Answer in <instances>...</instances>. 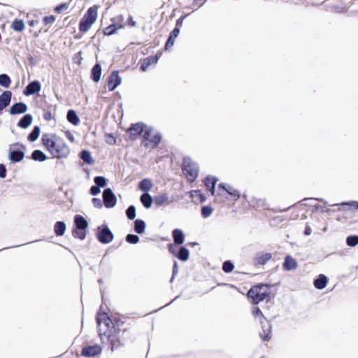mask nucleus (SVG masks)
Instances as JSON below:
<instances>
[{
	"label": "nucleus",
	"mask_w": 358,
	"mask_h": 358,
	"mask_svg": "<svg viewBox=\"0 0 358 358\" xmlns=\"http://www.w3.org/2000/svg\"><path fill=\"white\" fill-rule=\"evenodd\" d=\"M96 322L101 343L108 344L112 351L134 340L131 327L121 319H111L106 313H99Z\"/></svg>",
	"instance_id": "1"
},
{
	"label": "nucleus",
	"mask_w": 358,
	"mask_h": 358,
	"mask_svg": "<svg viewBox=\"0 0 358 358\" xmlns=\"http://www.w3.org/2000/svg\"><path fill=\"white\" fill-rule=\"evenodd\" d=\"M42 144L54 157L58 159L66 158L70 152L69 148L64 141L55 134H43Z\"/></svg>",
	"instance_id": "2"
},
{
	"label": "nucleus",
	"mask_w": 358,
	"mask_h": 358,
	"mask_svg": "<svg viewBox=\"0 0 358 358\" xmlns=\"http://www.w3.org/2000/svg\"><path fill=\"white\" fill-rule=\"evenodd\" d=\"M271 286L268 284L255 285L248 290L247 296L253 305H257L264 301H268L271 296Z\"/></svg>",
	"instance_id": "3"
},
{
	"label": "nucleus",
	"mask_w": 358,
	"mask_h": 358,
	"mask_svg": "<svg viewBox=\"0 0 358 358\" xmlns=\"http://www.w3.org/2000/svg\"><path fill=\"white\" fill-rule=\"evenodd\" d=\"M98 16V6H93L89 8L79 22V31L86 33L96 22Z\"/></svg>",
	"instance_id": "4"
},
{
	"label": "nucleus",
	"mask_w": 358,
	"mask_h": 358,
	"mask_svg": "<svg viewBox=\"0 0 358 358\" xmlns=\"http://www.w3.org/2000/svg\"><path fill=\"white\" fill-rule=\"evenodd\" d=\"M182 172L187 180L193 182L198 176L199 169L194 163L185 160L182 165Z\"/></svg>",
	"instance_id": "5"
},
{
	"label": "nucleus",
	"mask_w": 358,
	"mask_h": 358,
	"mask_svg": "<svg viewBox=\"0 0 358 358\" xmlns=\"http://www.w3.org/2000/svg\"><path fill=\"white\" fill-rule=\"evenodd\" d=\"M161 141V136L158 134H152L151 129H146L143 132L142 145L145 148L157 147Z\"/></svg>",
	"instance_id": "6"
},
{
	"label": "nucleus",
	"mask_w": 358,
	"mask_h": 358,
	"mask_svg": "<svg viewBox=\"0 0 358 358\" xmlns=\"http://www.w3.org/2000/svg\"><path fill=\"white\" fill-rule=\"evenodd\" d=\"M111 21L113 24L106 27L103 30V34L105 36H111L115 34L118 29L124 27V25L122 24L124 21V16L122 15H119L115 17L111 18Z\"/></svg>",
	"instance_id": "7"
},
{
	"label": "nucleus",
	"mask_w": 358,
	"mask_h": 358,
	"mask_svg": "<svg viewBox=\"0 0 358 358\" xmlns=\"http://www.w3.org/2000/svg\"><path fill=\"white\" fill-rule=\"evenodd\" d=\"M226 194L234 201H237L240 198V193L237 189L228 184L220 183L217 186V195L223 196Z\"/></svg>",
	"instance_id": "8"
},
{
	"label": "nucleus",
	"mask_w": 358,
	"mask_h": 358,
	"mask_svg": "<svg viewBox=\"0 0 358 358\" xmlns=\"http://www.w3.org/2000/svg\"><path fill=\"white\" fill-rule=\"evenodd\" d=\"M103 201L104 206L108 208H113L115 206L117 203V199L110 188H107L103 191Z\"/></svg>",
	"instance_id": "9"
},
{
	"label": "nucleus",
	"mask_w": 358,
	"mask_h": 358,
	"mask_svg": "<svg viewBox=\"0 0 358 358\" xmlns=\"http://www.w3.org/2000/svg\"><path fill=\"white\" fill-rule=\"evenodd\" d=\"M143 132L144 124L140 122L131 124V127L127 130L129 138L131 141L136 140Z\"/></svg>",
	"instance_id": "10"
},
{
	"label": "nucleus",
	"mask_w": 358,
	"mask_h": 358,
	"mask_svg": "<svg viewBox=\"0 0 358 358\" xmlns=\"http://www.w3.org/2000/svg\"><path fill=\"white\" fill-rule=\"evenodd\" d=\"M99 241L103 244L110 243L113 239V234L107 226H105L96 234Z\"/></svg>",
	"instance_id": "11"
},
{
	"label": "nucleus",
	"mask_w": 358,
	"mask_h": 358,
	"mask_svg": "<svg viewBox=\"0 0 358 358\" xmlns=\"http://www.w3.org/2000/svg\"><path fill=\"white\" fill-rule=\"evenodd\" d=\"M102 348L99 345H87L82 349L81 355L83 357H95L100 355Z\"/></svg>",
	"instance_id": "12"
},
{
	"label": "nucleus",
	"mask_w": 358,
	"mask_h": 358,
	"mask_svg": "<svg viewBox=\"0 0 358 358\" xmlns=\"http://www.w3.org/2000/svg\"><path fill=\"white\" fill-rule=\"evenodd\" d=\"M122 79L119 76L117 71H113L109 76L107 81V85L109 91H113L119 85Z\"/></svg>",
	"instance_id": "13"
},
{
	"label": "nucleus",
	"mask_w": 358,
	"mask_h": 358,
	"mask_svg": "<svg viewBox=\"0 0 358 358\" xmlns=\"http://www.w3.org/2000/svg\"><path fill=\"white\" fill-rule=\"evenodd\" d=\"M262 324V331L259 332V336L264 341H268L271 338V325L267 320L262 321L260 320Z\"/></svg>",
	"instance_id": "14"
},
{
	"label": "nucleus",
	"mask_w": 358,
	"mask_h": 358,
	"mask_svg": "<svg viewBox=\"0 0 358 358\" xmlns=\"http://www.w3.org/2000/svg\"><path fill=\"white\" fill-rule=\"evenodd\" d=\"M272 257L270 252H258L253 259V263L255 266L266 264Z\"/></svg>",
	"instance_id": "15"
},
{
	"label": "nucleus",
	"mask_w": 358,
	"mask_h": 358,
	"mask_svg": "<svg viewBox=\"0 0 358 358\" xmlns=\"http://www.w3.org/2000/svg\"><path fill=\"white\" fill-rule=\"evenodd\" d=\"M161 54L155 56H150L140 61V69L142 71H145L150 65L157 63Z\"/></svg>",
	"instance_id": "16"
},
{
	"label": "nucleus",
	"mask_w": 358,
	"mask_h": 358,
	"mask_svg": "<svg viewBox=\"0 0 358 358\" xmlns=\"http://www.w3.org/2000/svg\"><path fill=\"white\" fill-rule=\"evenodd\" d=\"M41 86L38 81L35 80L29 83L24 90V94L27 96L36 94L41 91Z\"/></svg>",
	"instance_id": "17"
},
{
	"label": "nucleus",
	"mask_w": 358,
	"mask_h": 358,
	"mask_svg": "<svg viewBox=\"0 0 358 358\" xmlns=\"http://www.w3.org/2000/svg\"><path fill=\"white\" fill-rule=\"evenodd\" d=\"M217 178L214 176H207L204 180L205 186L212 195L215 194V186L217 182Z\"/></svg>",
	"instance_id": "18"
},
{
	"label": "nucleus",
	"mask_w": 358,
	"mask_h": 358,
	"mask_svg": "<svg viewBox=\"0 0 358 358\" xmlns=\"http://www.w3.org/2000/svg\"><path fill=\"white\" fill-rule=\"evenodd\" d=\"M11 96L12 92L10 91H5L0 95V111L9 105Z\"/></svg>",
	"instance_id": "19"
},
{
	"label": "nucleus",
	"mask_w": 358,
	"mask_h": 358,
	"mask_svg": "<svg viewBox=\"0 0 358 358\" xmlns=\"http://www.w3.org/2000/svg\"><path fill=\"white\" fill-rule=\"evenodd\" d=\"M27 110V106L22 102L13 104L10 108V113L12 115L24 113Z\"/></svg>",
	"instance_id": "20"
},
{
	"label": "nucleus",
	"mask_w": 358,
	"mask_h": 358,
	"mask_svg": "<svg viewBox=\"0 0 358 358\" xmlns=\"http://www.w3.org/2000/svg\"><path fill=\"white\" fill-rule=\"evenodd\" d=\"M298 263L296 259L292 258L290 256H287L285 259V262L283 264V268L285 270L291 271L294 270L297 268Z\"/></svg>",
	"instance_id": "21"
},
{
	"label": "nucleus",
	"mask_w": 358,
	"mask_h": 358,
	"mask_svg": "<svg viewBox=\"0 0 358 358\" xmlns=\"http://www.w3.org/2000/svg\"><path fill=\"white\" fill-rule=\"evenodd\" d=\"M180 31L178 27H175L174 29L170 33L168 40L165 45V48L169 49L174 44L175 39L178 36Z\"/></svg>",
	"instance_id": "22"
},
{
	"label": "nucleus",
	"mask_w": 358,
	"mask_h": 358,
	"mask_svg": "<svg viewBox=\"0 0 358 358\" xmlns=\"http://www.w3.org/2000/svg\"><path fill=\"white\" fill-rule=\"evenodd\" d=\"M101 76V66L99 64H96L92 69L91 78L92 79L97 83L100 80Z\"/></svg>",
	"instance_id": "23"
},
{
	"label": "nucleus",
	"mask_w": 358,
	"mask_h": 358,
	"mask_svg": "<svg viewBox=\"0 0 358 358\" xmlns=\"http://www.w3.org/2000/svg\"><path fill=\"white\" fill-rule=\"evenodd\" d=\"M24 157V153L21 150H13L9 154V159L13 162H20Z\"/></svg>",
	"instance_id": "24"
},
{
	"label": "nucleus",
	"mask_w": 358,
	"mask_h": 358,
	"mask_svg": "<svg viewBox=\"0 0 358 358\" xmlns=\"http://www.w3.org/2000/svg\"><path fill=\"white\" fill-rule=\"evenodd\" d=\"M174 243L176 245H181L184 242V235L180 229H176L172 232Z\"/></svg>",
	"instance_id": "25"
},
{
	"label": "nucleus",
	"mask_w": 358,
	"mask_h": 358,
	"mask_svg": "<svg viewBox=\"0 0 358 358\" xmlns=\"http://www.w3.org/2000/svg\"><path fill=\"white\" fill-rule=\"evenodd\" d=\"M327 278L324 275L320 274L319 277L314 280V286L318 289H322L327 286Z\"/></svg>",
	"instance_id": "26"
},
{
	"label": "nucleus",
	"mask_w": 358,
	"mask_h": 358,
	"mask_svg": "<svg viewBox=\"0 0 358 358\" xmlns=\"http://www.w3.org/2000/svg\"><path fill=\"white\" fill-rule=\"evenodd\" d=\"M190 197L195 201L203 203L206 201V196L200 190H192L189 192Z\"/></svg>",
	"instance_id": "27"
},
{
	"label": "nucleus",
	"mask_w": 358,
	"mask_h": 358,
	"mask_svg": "<svg viewBox=\"0 0 358 358\" xmlns=\"http://www.w3.org/2000/svg\"><path fill=\"white\" fill-rule=\"evenodd\" d=\"M74 222L76 228H79L80 229H86L88 225L87 220L79 215L75 216Z\"/></svg>",
	"instance_id": "28"
},
{
	"label": "nucleus",
	"mask_w": 358,
	"mask_h": 358,
	"mask_svg": "<svg viewBox=\"0 0 358 358\" xmlns=\"http://www.w3.org/2000/svg\"><path fill=\"white\" fill-rule=\"evenodd\" d=\"M66 231V224L64 222L58 221L55 224L54 231L57 236H63Z\"/></svg>",
	"instance_id": "29"
},
{
	"label": "nucleus",
	"mask_w": 358,
	"mask_h": 358,
	"mask_svg": "<svg viewBox=\"0 0 358 358\" xmlns=\"http://www.w3.org/2000/svg\"><path fill=\"white\" fill-rule=\"evenodd\" d=\"M66 117L68 121L75 126L78 125L80 123V118L73 110L68 111Z\"/></svg>",
	"instance_id": "30"
},
{
	"label": "nucleus",
	"mask_w": 358,
	"mask_h": 358,
	"mask_svg": "<svg viewBox=\"0 0 358 358\" xmlns=\"http://www.w3.org/2000/svg\"><path fill=\"white\" fill-rule=\"evenodd\" d=\"M138 187L143 192H148L152 187V182L150 179L145 178L142 180L139 184Z\"/></svg>",
	"instance_id": "31"
},
{
	"label": "nucleus",
	"mask_w": 358,
	"mask_h": 358,
	"mask_svg": "<svg viewBox=\"0 0 358 358\" xmlns=\"http://www.w3.org/2000/svg\"><path fill=\"white\" fill-rule=\"evenodd\" d=\"M168 199L169 197L167 194H161L156 195L154 197V202L156 206H161L168 201Z\"/></svg>",
	"instance_id": "32"
},
{
	"label": "nucleus",
	"mask_w": 358,
	"mask_h": 358,
	"mask_svg": "<svg viewBox=\"0 0 358 358\" xmlns=\"http://www.w3.org/2000/svg\"><path fill=\"white\" fill-rule=\"evenodd\" d=\"M32 122V116L30 114L25 115L19 122L18 126L21 128H27Z\"/></svg>",
	"instance_id": "33"
},
{
	"label": "nucleus",
	"mask_w": 358,
	"mask_h": 358,
	"mask_svg": "<svg viewBox=\"0 0 358 358\" xmlns=\"http://www.w3.org/2000/svg\"><path fill=\"white\" fill-rule=\"evenodd\" d=\"M140 200H141V203H143V205L146 208H149L151 206L152 201H153L152 196L148 193H145V194H142L141 196Z\"/></svg>",
	"instance_id": "34"
},
{
	"label": "nucleus",
	"mask_w": 358,
	"mask_h": 358,
	"mask_svg": "<svg viewBox=\"0 0 358 358\" xmlns=\"http://www.w3.org/2000/svg\"><path fill=\"white\" fill-rule=\"evenodd\" d=\"M11 28L16 31H22L24 29V23L22 20L15 19L11 24Z\"/></svg>",
	"instance_id": "35"
},
{
	"label": "nucleus",
	"mask_w": 358,
	"mask_h": 358,
	"mask_svg": "<svg viewBox=\"0 0 358 358\" xmlns=\"http://www.w3.org/2000/svg\"><path fill=\"white\" fill-rule=\"evenodd\" d=\"M31 158L35 161L43 162L47 159V157L42 151L35 150L31 154Z\"/></svg>",
	"instance_id": "36"
},
{
	"label": "nucleus",
	"mask_w": 358,
	"mask_h": 358,
	"mask_svg": "<svg viewBox=\"0 0 358 358\" xmlns=\"http://www.w3.org/2000/svg\"><path fill=\"white\" fill-rule=\"evenodd\" d=\"M145 229V223L142 220H136L134 222V230L138 234H143Z\"/></svg>",
	"instance_id": "37"
},
{
	"label": "nucleus",
	"mask_w": 358,
	"mask_h": 358,
	"mask_svg": "<svg viewBox=\"0 0 358 358\" xmlns=\"http://www.w3.org/2000/svg\"><path fill=\"white\" fill-rule=\"evenodd\" d=\"M189 250L182 247L181 248L179 251H178V253L177 255H176V256L179 259H180L181 261H187L189 258Z\"/></svg>",
	"instance_id": "38"
},
{
	"label": "nucleus",
	"mask_w": 358,
	"mask_h": 358,
	"mask_svg": "<svg viewBox=\"0 0 358 358\" xmlns=\"http://www.w3.org/2000/svg\"><path fill=\"white\" fill-rule=\"evenodd\" d=\"M72 234L74 238L83 240L86 236V229H80L79 228H75L72 231Z\"/></svg>",
	"instance_id": "39"
},
{
	"label": "nucleus",
	"mask_w": 358,
	"mask_h": 358,
	"mask_svg": "<svg viewBox=\"0 0 358 358\" xmlns=\"http://www.w3.org/2000/svg\"><path fill=\"white\" fill-rule=\"evenodd\" d=\"M251 312L255 318H259V321L266 320L259 307L253 306L251 309Z\"/></svg>",
	"instance_id": "40"
},
{
	"label": "nucleus",
	"mask_w": 358,
	"mask_h": 358,
	"mask_svg": "<svg viewBox=\"0 0 358 358\" xmlns=\"http://www.w3.org/2000/svg\"><path fill=\"white\" fill-rule=\"evenodd\" d=\"M40 127L38 126L34 127L31 132L28 136V140L31 142L35 141L39 136Z\"/></svg>",
	"instance_id": "41"
},
{
	"label": "nucleus",
	"mask_w": 358,
	"mask_h": 358,
	"mask_svg": "<svg viewBox=\"0 0 358 358\" xmlns=\"http://www.w3.org/2000/svg\"><path fill=\"white\" fill-rule=\"evenodd\" d=\"M80 158L88 164H91L94 162L91 157L90 152L87 150H83L80 152Z\"/></svg>",
	"instance_id": "42"
},
{
	"label": "nucleus",
	"mask_w": 358,
	"mask_h": 358,
	"mask_svg": "<svg viewBox=\"0 0 358 358\" xmlns=\"http://www.w3.org/2000/svg\"><path fill=\"white\" fill-rule=\"evenodd\" d=\"M11 83L10 77L7 74L0 75V85L4 87H8Z\"/></svg>",
	"instance_id": "43"
},
{
	"label": "nucleus",
	"mask_w": 358,
	"mask_h": 358,
	"mask_svg": "<svg viewBox=\"0 0 358 358\" xmlns=\"http://www.w3.org/2000/svg\"><path fill=\"white\" fill-rule=\"evenodd\" d=\"M346 243L350 247H355L358 244V236H350L346 238Z\"/></svg>",
	"instance_id": "44"
},
{
	"label": "nucleus",
	"mask_w": 358,
	"mask_h": 358,
	"mask_svg": "<svg viewBox=\"0 0 358 358\" xmlns=\"http://www.w3.org/2000/svg\"><path fill=\"white\" fill-rule=\"evenodd\" d=\"M213 208L210 206H204L201 208V215L203 217L206 218L209 217L213 213Z\"/></svg>",
	"instance_id": "45"
},
{
	"label": "nucleus",
	"mask_w": 358,
	"mask_h": 358,
	"mask_svg": "<svg viewBox=\"0 0 358 358\" xmlns=\"http://www.w3.org/2000/svg\"><path fill=\"white\" fill-rule=\"evenodd\" d=\"M126 214L129 220H134L136 217V208L134 206H129L126 210Z\"/></svg>",
	"instance_id": "46"
},
{
	"label": "nucleus",
	"mask_w": 358,
	"mask_h": 358,
	"mask_svg": "<svg viewBox=\"0 0 358 358\" xmlns=\"http://www.w3.org/2000/svg\"><path fill=\"white\" fill-rule=\"evenodd\" d=\"M94 180L96 185L99 187H103L106 185V179L103 176H96Z\"/></svg>",
	"instance_id": "47"
},
{
	"label": "nucleus",
	"mask_w": 358,
	"mask_h": 358,
	"mask_svg": "<svg viewBox=\"0 0 358 358\" xmlns=\"http://www.w3.org/2000/svg\"><path fill=\"white\" fill-rule=\"evenodd\" d=\"M234 268V266L230 261H225L222 264V270L225 273H230Z\"/></svg>",
	"instance_id": "48"
},
{
	"label": "nucleus",
	"mask_w": 358,
	"mask_h": 358,
	"mask_svg": "<svg viewBox=\"0 0 358 358\" xmlns=\"http://www.w3.org/2000/svg\"><path fill=\"white\" fill-rule=\"evenodd\" d=\"M69 3H60L59 5L57 6L55 8V11L57 13H61L63 11L66 10L69 8Z\"/></svg>",
	"instance_id": "49"
},
{
	"label": "nucleus",
	"mask_w": 358,
	"mask_h": 358,
	"mask_svg": "<svg viewBox=\"0 0 358 358\" xmlns=\"http://www.w3.org/2000/svg\"><path fill=\"white\" fill-rule=\"evenodd\" d=\"M126 241L129 243L136 244L139 241V238L137 235L135 234H128L126 236Z\"/></svg>",
	"instance_id": "50"
},
{
	"label": "nucleus",
	"mask_w": 358,
	"mask_h": 358,
	"mask_svg": "<svg viewBox=\"0 0 358 358\" xmlns=\"http://www.w3.org/2000/svg\"><path fill=\"white\" fill-rule=\"evenodd\" d=\"M56 18L54 15L45 16L43 19V24L46 26L48 24H52L55 22Z\"/></svg>",
	"instance_id": "51"
},
{
	"label": "nucleus",
	"mask_w": 358,
	"mask_h": 358,
	"mask_svg": "<svg viewBox=\"0 0 358 358\" xmlns=\"http://www.w3.org/2000/svg\"><path fill=\"white\" fill-rule=\"evenodd\" d=\"M251 205L254 208L264 206L265 205V200H264V199H254L252 201Z\"/></svg>",
	"instance_id": "52"
},
{
	"label": "nucleus",
	"mask_w": 358,
	"mask_h": 358,
	"mask_svg": "<svg viewBox=\"0 0 358 358\" xmlns=\"http://www.w3.org/2000/svg\"><path fill=\"white\" fill-rule=\"evenodd\" d=\"M343 205L348 206L350 209H358V201H352L348 203H343Z\"/></svg>",
	"instance_id": "53"
},
{
	"label": "nucleus",
	"mask_w": 358,
	"mask_h": 358,
	"mask_svg": "<svg viewBox=\"0 0 358 358\" xmlns=\"http://www.w3.org/2000/svg\"><path fill=\"white\" fill-rule=\"evenodd\" d=\"M100 192V187L96 185L92 186L90 188V194L92 195H96Z\"/></svg>",
	"instance_id": "54"
},
{
	"label": "nucleus",
	"mask_w": 358,
	"mask_h": 358,
	"mask_svg": "<svg viewBox=\"0 0 358 358\" xmlns=\"http://www.w3.org/2000/svg\"><path fill=\"white\" fill-rule=\"evenodd\" d=\"M6 176V169L2 164H0V178H4Z\"/></svg>",
	"instance_id": "55"
},
{
	"label": "nucleus",
	"mask_w": 358,
	"mask_h": 358,
	"mask_svg": "<svg viewBox=\"0 0 358 358\" xmlns=\"http://www.w3.org/2000/svg\"><path fill=\"white\" fill-rule=\"evenodd\" d=\"M43 118L44 120H45L46 121H50L52 119H53V116H52V114L50 111H45L43 114Z\"/></svg>",
	"instance_id": "56"
},
{
	"label": "nucleus",
	"mask_w": 358,
	"mask_h": 358,
	"mask_svg": "<svg viewBox=\"0 0 358 358\" xmlns=\"http://www.w3.org/2000/svg\"><path fill=\"white\" fill-rule=\"evenodd\" d=\"M92 203H93L94 206L96 208H101V206H102L101 201L99 199L93 198Z\"/></svg>",
	"instance_id": "57"
},
{
	"label": "nucleus",
	"mask_w": 358,
	"mask_h": 358,
	"mask_svg": "<svg viewBox=\"0 0 358 358\" xmlns=\"http://www.w3.org/2000/svg\"><path fill=\"white\" fill-rule=\"evenodd\" d=\"M127 24L129 27H134L136 26V22L134 20L132 16L129 15L127 19Z\"/></svg>",
	"instance_id": "58"
},
{
	"label": "nucleus",
	"mask_w": 358,
	"mask_h": 358,
	"mask_svg": "<svg viewBox=\"0 0 358 358\" xmlns=\"http://www.w3.org/2000/svg\"><path fill=\"white\" fill-rule=\"evenodd\" d=\"M186 17V15H182L180 18H178L176 21V27H178L179 29L182 24L184 19Z\"/></svg>",
	"instance_id": "59"
},
{
	"label": "nucleus",
	"mask_w": 358,
	"mask_h": 358,
	"mask_svg": "<svg viewBox=\"0 0 358 358\" xmlns=\"http://www.w3.org/2000/svg\"><path fill=\"white\" fill-rule=\"evenodd\" d=\"M203 1L204 0H193L192 6L194 7L199 8L200 6H201L203 5Z\"/></svg>",
	"instance_id": "60"
},
{
	"label": "nucleus",
	"mask_w": 358,
	"mask_h": 358,
	"mask_svg": "<svg viewBox=\"0 0 358 358\" xmlns=\"http://www.w3.org/2000/svg\"><path fill=\"white\" fill-rule=\"evenodd\" d=\"M107 136H108V139H107L108 143H109L110 144L115 143V138H114V136L113 135L108 134Z\"/></svg>",
	"instance_id": "61"
},
{
	"label": "nucleus",
	"mask_w": 358,
	"mask_h": 358,
	"mask_svg": "<svg viewBox=\"0 0 358 358\" xmlns=\"http://www.w3.org/2000/svg\"><path fill=\"white\" fill-rule=\"evenodd\" d=\"M168 250L171 254L175 255L174 246L172 243L168 245Z\"/></svg>",
	"instance_id": "62"
},
{
	"label": "nucleus",
	"mask_w": 358,
	"mask_h": 358,
	"mask_svg": "<svg viewBox=\"0 0 358 358\" xmlns=\"http://www.w3.org/2000/svg\"><path fill=\"white\" fill-rule=\"evenodd\" d=\"M178 271V265H177V263L175 262L174 265H173V274L175 273H176Z\"/></svg>",
	"instance_id": "63"
},
{
	"label": "nucleus",
	"mask_w": 358,
	"mask_h": 358,
	"mask_svg": "<svg viewBox=\"0 0 358 358\" xmlns=\"http://www.w3.org/2000/svg\"><path fill=\"white\" fill-rule=\"evenodd\" d=\"M37 22L36 21H34V20H30L28 22V24L29 26L31 27H33L35 25V24Z\"/></svg>",
	"instance_id": "64"
}]
</instances>
